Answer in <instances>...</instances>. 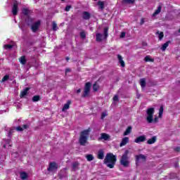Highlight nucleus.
<instances>
[{
    "label": "nucleus",
    "instance_id": "obj_25",
    "mask_svg": "<svg viewBox=\"0 0 180 180\" xmlns=\"http://www.w3.org/2000/svg\"><path fill=\"white\" fill-rule=\"evenodd\" d=\"M144 61L146 63H149V62L153 63L154 62V59H151V57H150V56H147L145 57Z\"/></svg>",
    "mask_w": 180,
    "mask_h": 180
},
{
    "label": "nucleus",
    "instance_id": "obj_24",
    "mask_svg": "<svg viewBox=\"0 0 180 180\" xmlns=\"http://www.w3.org/2000/svg\"><path fill=\"white\" fill-rule=\"evenodd\" d=\"M108 27L104 28V31H103L104 40H106L108 39Z\"/></svg>",
    "mask_w": 180,
    "mask_h": 180
},
{
    "label": "nucleus",
    "instance_id": "obj_58",
    "mask_svg": "<svg viewBox=\"0 0 180 180\" xmlns=\"http://www.w3.org/2000/svg\"><path fill=\"white\" fill-rule=\"evenodd\" d=\"M3 148H6V145H4V146H3Z\"/></svg>",
    "mask_w": 180,
    "mask_h": 180
},
{
    "label": "nucleus",
    "instance_id": "obj_54",
    "mask_svg": "<svg viewBox=\"0 0 180 180\" xmlns=\"http://www.w3.org/2000/svg\"><path fill=\"white\" fill-rule=\"evenodd\" d=\"M26 64V58L23 56V65Z\"/></svg>",
    "mask_w": 180,
    "mask_h": 180
},
{
    "label": "nucleus",
    "instance_id": "obj_37",
    "mask_svg": "<svg viewBox=\"0 0 180 180\" xmlns=\"http://www.w3.org/2000/svg\"><path fill=\"white\" fill-rule=\"evenodd\" d=\"M52 28L55 32L57 30V23H56V22H53Z\"/></svg>",
    "mask_w": 180,
    "mask_h": 180
},
{
    "label": "nucleus",
    "instance_id": "obj_43",
    "mask_svg": "<svg viewBox=\"0 0 180 180\" xmlns=\"http://www.w3.org/2000/svg\"><path fill=\"white\" fill-rule=\"evenodd\" d=\"M117 101H119V96L117 95L114 96L113 101L114 102H117Z\"/></svg>",
    "mask_w": 180,
    "mask_h": 180
},
{
    "label": "nucleus",
    "instance_id": "obj_1",
    "mask_svg": "<svg viewBox=\"0 0 180 180\" xmlns=\"http://www.w3.org/2000/svg\"><path fill=\"white\" fill-rule=\"evenodd\" d=\"M117 160L116 155H113V153H107L104 159V164H105L108 168H114Z\"/></svg>",
    "mask_w": 180,
    "mask_h": 180
},
{
    "label": "nucleus",
    "instance_id": "obj_11",
    "mask_svg": "<svg viewBox=\"0 0 180 180\" xmlns=\"http://www.w3.org/2000/svg\"><path fill=\"white\" fill-rule=\"evenodd\" d=\"M144 141H146V136L144 135L140 136L134 140V143H137L138 144H140V143H144Z\"/></svg>",
    "mask_w": 180,
    "mask_h": 180
},
{
    "label": "nucleus",
    "instance_id": "obj_17",
    "mask_svg": "<svg viewBox=\"0 0 180 180\" xmlns=\"http://www.w3.org/2000/svg\"><path fill=\"white\" fill-rule=\"evenodd\" d=\"M70 105H71V101H68V103L63 105L62 112H65V110L70 109Z\"/></svg>",
    "mask_w": 180,
    "mask_h": 180
},
{
    "label": "nucleus",
    "instance_id": "obj_21",
    "mask_svg": "<svg viewBox=\"0 0 180 180\" xmlns=\"http://www.w3.org/2000/svg\"><path fill=\"white\" fill-rule=\"evenodd\" d=\"M133 128L131 127V126H129L127 128V129L125 130V131L124 132V136H129V134H130L131 133V129Z\"/></svg>",
    "mask_w": 180,
    "mask_h": 180
},
{
    "label": "nucleus",
    "instance_id": "obj_45",
    "mask_svg": "<svg viewBox=\"0 0 180 180\" xmlns=\"http://www.w3.org/2000/svg\"><path fill=\"white\" fill-rule=\"evenodd\" d=\"M120 37H121V39L126 37V32H121Z\"/></svg>",
    "mask_w": 180,
    "mask_h": 180
},
{
    "label": "nucleus",
    "instance_id": "obj_6",
    "mask_svg": "<svg viewBox=\"0 0 180 180\" xmlns=\"http://www.w3.org/2000/svg\"><path fill=\"white\" fill-rule=\"evenodd\" d=\"M92 86V84H91V83L87 82L86 83L85 86H84V91L83 94L82 95V98H86V96H88L89 95V92L91 91V86Z\"/></svg>",
    "mask_w": 180,
    "mask_h": 180
},
{
    "label": "nucleus",
    "instance_id": "obj_55",
    "mask_svg": "<svg viewBox=\"0 0 180 180\" xmlns=\"http://www.w3.org/2000/svg\"><path fill=\"white\" fill-rule=\"evenodd\" d=\"M65 72H71V69H66Z\"/></svg>",
    "mask_w": 180,
    "mask_h": 180
},
{
    "label": "nucleus",
    "instance_id": "obj_15",
    "mask_svg": "<svg viewBox=\"0 0 180 180\" xmlns=\"http://www.w3.org/2000/svg\"><path fill=\"white\" fill-rule=\"evenodd\" d=\"M72 171H77V169H79V162H74L72 164Z\"/></svg>",
    "mask_w": 180,
    "mask_h": 180
},
{
    "label": "nucleus",
    "instance_id": "obj_41",
    "mask_svg": "<svg viewBox=\"0 0 180 180\" xmlns=\"http://www.w3.org/2000/svg\"><path fill=\"white\" fill-rule=\"evenodd\" d=\"M15 130L17 131H23V128L21 127H15Z\"/></svg>",
    "mask_w": 180,
    "mask_h": 180
},
{
    "label": "nucleus",
    "instance_id": "obj_57",
    "mask_svg": "<svg viewBox=\"0 0 180 180\" xmlns=\"http://www.w3.org/2000/svg\"><path fill=\"white\" fill-rule=\"evenodd\" d=\"M20 29H21V30H23V25H19Z\"/></svg>",
    "mask_w": 180,
    "mask_h": 180
},
{
    "label": "nucleus",
    "instance_id": "obj_2",
    "mask_svg": "<svg viewBox=\"0 0 180 180\" xmlns=\"http://www.w3.org/2000/svg\"><path fill=\"white\" fill-rule=\"evenodd\" d=\"M89 131H91V130L89 129H85L81 132L79 139V143L80 146H85L86 141H88V136H89Z\"/></svg>",
    "mask_w": 180,
    "mask_h": 180
},
{
    "label": "nucleus",
    "instance_id": "obj_59",
    "mask_svg": "<svg viewBox=\"0 0 180 180\" xmlns=\"http://www.w3.org/2000/svg\"><path fill=\"white\" fill-rule=\"evenodd\" d=\"M66 60H70V58H66Z\"/></svg>",
    "mask_w": 180,
    "mask_h": 180
},
{
    "label": "nucleus",
    "instance_id": "obj_31",
    "mask_svg": "<svg viewBox=\"0 0 180 180\" xmlns=\"http://www.w3.org/2000/svg\"><path fill=\"white\" fill-rule=\"evenodd\" d=\"M98 89H99V85H98V83L96 82L93 85V90L94 91V92H96Z\"/></svg>",
    "mask_w": 180,
    "mask_h": 180
},
{
    "label": "nucleus",
    "instance_id": "obj_44",
    "mask_svg": "<svg viewBox=\"0 0 180 180\" xmlns=\"http://www.w3.org/2000/svg\"><path fill=\"white\" fill-rule=\"evenodd\" d=\"M29 127H30V122H29L28 124H24L23 125V129H29Z\"/></svg>",
    "mask_w": 180,
    "mask_h": 180
},
{
    "label": "nucleus",
    "instance_id": "obj_52",
    "mask_svg": "<svg viewBox=\"0 0 180 180\" xmlns=\"http://www.w3.org/2000/svg\"><path fill=\"white\" fill-rule=\"evenodd\" d=\"M153 122H154L155 123H157V122H158V117H155V119L153 120Z\"/></svg>",
    "mask_w": 180,
    "mask_h": 180
},
{
    "label": "nucleus",
    "instance_id": "obj_18",
    "mask_svg": "<svg viewBox=\"0 0 180 180\" xmlns=\"http://www.w3.org/2000/svg\"><path fill=\"white\" fill-rule=\"evenodd\" d=\"M103 39V35L101 33H97L96 34V41H102V39Z\"/></svg>",
    "mask_w": 180,
    "mask_h": 180
},
{
    "label": "nucleus",
    "instance_id": "obj_27",
    "mask_svg": "<svg viewBox=\"0 0 180 180\" xmlns=\"http://www.w3.org/2000/svg\"><path fill=\"white\" fill-rule=\"evenodd\" d=\"M98 5L101 11H103V9H105V3H103V1H98Z\"/></svg>",
    "mask_w": 180,
    "mask_h": 180
},
{
    "label": "nucleus",
    "instance_id": "obj_38",
    "mask_svg": "<svg viewBox=\"0 0 180 180\" xmlns=\"http://www.w3.org/2000/svg\"><path fill=\"white\" fill-rule=\"evenodd\" d=\"M80 37L82 39H85V37H86V34H85V32L82 31L80 32Z\"/></svg>",
    "mask_w": 180,
    "mask_h": 180
},
{
    "label": "nucleus",
    "instance_id": "obj_60",
    "mask_svg": "<svg viewBox=\"0 0 180 180\" xmlns=\"http://www.w3.org/2000/svg\"><path fill=\"white\" fill-rule=\"evenodd\" d=\"M179 33H180V29L179 30Z\"/></svg>",
    "mask_w": 180,
    "mask_h": 180
},
{
    "label": "nucleus",
    "instance_id": "obj_7",
    "mask_svg": "<svg viewBox=\"0 0 180 180\" xmlns=\"http://www.w3.org/2000/svg\"><path fill=\"white\" fill-rule=\"evenodd\" d=\"M19 11V3L18 1H14L13 8H12V14L13 16H16L18 15V12Z\"/></svg>",
    "mask_w": 180,
    "mask_h": 180
},
{
    "label": "nucleus",
    "instance_id": "obj_53",
    "mask_svg": "<svg viewBox=\"0 0 180 180\" xmlns=\"http://www.w3.org/2000/svg\"><path fill=\"white\" fill-rule=\"evenodd\" d=\"M20 97L22 98H23V90L20 91Z\"/></svg>",
    "mask_w": 180,
    "mask_h": 180
},
{
    "label": "nucleus",
    "instance_id": "obj_28",
    "mask_svg": "<svg viewBox=\"0 0 180 180\" xmlns=\"http://www.w3.org/2000/svg\"><path fill=\"white\" fill-rule=\"evenodd\" d=\"M140 85L141 88H146V79L143 78L140 80Z\"/></svg>",
    "mask_w": 180,
    "mask_h": 180
},
{
    "label": "nucleus",
    "instance_id": "obj_3",
    "mask_svg": "<svg viewBox=\"0 0 180 180\" xmlns=\"http://www.w3.org/2000/svg\"><path fill=\"white\" fill-rule=\"evenodd\" d=\"M32 12L30 9L27 8H23L24 19L25 20V23L27 25H32V23H33V18H30V15H32Z\"/></svg>",
    "mask_w": 180,
    "mask_h": 180
},
{
    "label": "nucleus",
    "instance_id": "obj_32",
    "mask_svg": "<svg viewBox=\"0 0 180 180\" xmlns=\"http://www.w3.org/2000/svg\"><path fill=\"white\" fill-rule=\"evenodd\" d=\"M29 91H30V87H26L24 90H23V98H25V96L26 95H27V92H29Z\"/></svg>",
    "mask_w": 180,
    "mask_h": 180
},
{
    "label": "nucleus",
    "instance_id": "obj_8",
    "mask_svg": "<svg viewBox=\"0 0 180 180\" xmlns=\"http://www.w3.org/2000/svg\"><path fill=\"white\" fill-rule=\"evenodd\" d=\"M40 25H41V22L40 20H38L32 25L31 30L33 32V33H36V32L39 30V27H40Z\"/></svg>",
    "mask_w": 180,
    "mask_h": 180
},
{
    "label": "nucleus",
    "instance_id": "obj_23",
    "mask_svg": "<svg viewBox=\"0 0 180 180\" xmlns=\"http://www.w3.org/2000/svg\"><path fill=\"white\" fill-rule=\"evenodd\" d=\"M4 49H5V50H12V49H13V44H4Z\"/></svg>",
    "mask_w": 180,
    "mask_h": 180
},
{
    "label": "nucleus",
    "instance_id": "obj_13",
    "mask_svg": "<svg viewBox=\"0 0 180 180\" xmlns=\"http://www.w3.org/2000/svg\"><path fill=\"white\" fill-rule=\"evenodd\" d=\"M97 158L98 160H103V158H105V151H103V149H101L98 151Z\"/></svg>",
    "mask_w": 180,
    "mask_h": 180
},
{
    "label": "nucleus",
    "instance_id": "obj_61",
    "mask_svg": "<svg viewBox=\"0 0 180 180\" xmlns=\"http://www.w3.org/2000/svg\"><path fill=\"white\" fill-rule=\"evenodd\" d=\"M61 1H65V0H61Z\"/></svg>",
    "mask_w": 180,
    "mask_h": 180
},
{
    "label": "nucleus",
    "instance_id": "obj_46",
    "mask_svg": "<svg viewBox=\"0 0 180 180\" xmlns=\"http://www.w3.org/2000/svg\"><path fill=\"white\" fill-rule=\"evenodd\" d=\"M71 9V6H67L65 8L66 12H68Z\"/></svg>",
    "mask_w": 180,
    "mask_h": 180
},
{
    "label": "nucleus",
    "instance_id": "obj_47",
    "mask_svg": "<svg viewBox=\"0 0 180 180\" xmlns=\"http://www.w3.org/2000/svg\"><path fill=\"white\" fill-rule=\"evenodd\" d=\"M127 4H134V0H125Z\"/></svg>",
    "mask_w": 180,
    "mask_h": 180
},
{
    "label": "nucleus",
    "instance_id": "obj_48",
    "mask_svg": "<svg viewBox=\"0 0 180 180\" xmlns=\"http://www.w3.org/2000/svg\"><path fill=\"white\" fill-rule=\"evenodd\" d=\"M19 61L20 64L23 65V56H20V58H19Z\"/></svg>",
    "mask_w": 180,
    "mask_h": 180
},
{
    "label": "nucleus",
    "instance_id": "obj_29",
    "mask_svg": "<svg viewBox=\"0 0 180 180\" xmlns=\"http://www.w3.org/2000/svg\"><path fill=\"white\" fill-rule=\"evenodd\" d=\"M161 6H159L157 10H155V11L153 13V16H157V15H158L161 12Z\"/></svg>",
    "mask_w": 180,
    "mask_h": 180
},
{
    "label": "nucleus",
    "instance_id": "obj_34",
    "mask_svg": "<svg viewBox=\"0 0 180 180\" xmlns=\"http://www.w3.org/2000/svg\"><path fill=\"white\" fill-rule=\"evenodd\" d=\"M40 101V96H34L32 98L33 102H39Z\"/></svg>",
    "mask_w": 180,
    "mask_h": 180
},
{
    "label": "nucleus",
    "instance_id": "obj_22",
    "mask_svg": "<svg viewBox=\"0 0 180 180\" xmlns=\"http://www.w3.org/2000/svg\"><path fill=\"white\" fill-rule=\"evenodd\" d=\"M117 58L119 60V63L121 65V67L124 68V61L123 60V57L122 56L118 55Z\"/></svg>",
    "mask_w": 180,
    "mask_h": 180
},
{
    "label": "nucleus",
    "instance_id": "obj_56",
    "mask_svg": "<svg viewBox=\"0 0 180 180\" xmlns=\"http://www.w3.org/2000/svg\"><path fill=\"white\" fill-rule=\"evenodd\" d=\"M77 94H81V89L77 90Z\"/></svg>",
    "mask_w": 180,
    "mask_h": 180
},
{
    "label": "nucleus",
    "instance_id": "obj_9",
    "mask_svg": "<svg viewBox=\"0 0 180 180\" xmlns=\"http://www.w3.org/2000/svg\"><path fill=\"white\" fill-rule=\"evenodd\" d=\"M58 168V165H57V163H56V162H52L49 164V167H48V171L49 172H53V171H57Z\"/></svg>",
    "mask_w": 180,
    "mask_h": 180
},
{
    "label": "nucleus",
    "instance_id": "obj_5",
    "mask_svg": "<svg viewBox=\"0 0 180 180\" xmlns=\"http://www.w3.org/2000/svg\"><path fill=\"white\" fill-rule=\"evenodd\" d=\"M154 112H155V110H154L153 108H148L147 110V111H146V113H147L146 120H147L148 122L153 123V120L154 119V117H153Z\"/></svg>",
    "mask_w": 180,
    "mask_h": 180
},
{
    "label": "nucleus",
    "instance_id": "obj_16",
    "mask_svg": "<svg viewBox=\"0 0 180 180\" xmlns=\"http://www.w3.org/2000/svg\"><path fill=\"white\" fill-rule=\"evenodd\" d=\"M127 143H129V137H124L122 139V141L120 143V146L123 147L124 146H126Z\"/></svg>",
    "mask_w": 180,
    "mask_h": 180
},
{
    "label": "nucleus",
    "instance_id": "obj_20",
    "mask_svg": "<svg viewBox=\"0 0 180 180\" xmlns=\"http://www.w3.org/2000/svg\"><path fill=\"white\" fill-rule=\"evenodd\" d=\"M157 141V136H153L151 139H148L147 144H154Z\"/></svg>",
    "mask_w": 180,
    "mask_h": 180
},
{
    "label": "nucleus",
    "instance_id": "obj_26",
    "mask_svg": "<svg viewBox=\"0 0 180 180\" xmlns=\"http://www.w3.org/2000/svg\"><path fill=\"white\" fill-rule=\"evenodd\" d=\"M86 158L87 160V161L91 162V161H94V155L91 154H89L86 155Z\"/></svg>",
    "mask_w": 180,
    "mask_h": 180
},
{
    "label": "nucleus",
    "instance_id": "obj_19",
    "mask_svg": "<svg viewBox=\"0 0 180 180\" xmlns=\"http://www.w3.org/2000/svg\"><path fill=\"white\" fill-rule=\"evenodd\" d=\"M171 43V41H167L166 43H165L161 48L162 51H165V50H167V47H168L169 46Z\"/></svg>",
    "mask_w": 180,
    "mask_h": 180
},
{
    "label": "nucleus",
    "instance_id": "obj_4",
    "mask_svg": "<svg viewBox=\"0 0 180 180\" xmlns=\"http://www.w3.org/2000/svg\"><path fill=\"white\" fill-rule=\"evenodd\" d=\"M129 150H125L121 158L120 164L121 165H123V167H129L130 164V162L129 161Z\"/></svg>",
    "mask_w": 180,
    "mask_h": 180
},
{
    "label": "nucleus",
    "instance_id": "obj_42",
    "mask_svg": "<svg viewBox=\"0 0 180 180\" xmlns=\"http://www.w3.org/2000/svg\"><path fill=\"white\" fill-rule=\"evenodd\" d=\"M106 116H107L106 112H102L101 119L103 120L105 117H106Z\"/></svg>",
    "mask_w": 180,
    "mask_h": 180
},
{
    "label": "nucleus",
    "instance_id": "obj_30",
    "mask_svg": "<svg viewBox=\"0 0 180 180\" xmlns=\"http://www.w3.org/2000/svg\"><path fill=\"white\" fill-rule=\"evenodd\" d=\"M101 139L103 140H108L109 139V135L107 134H105V133L101 134Z\"/></svg>",
    "mask_w": 180,
    "mask_h": 180
},
{
    "label": "nucleus",
    "instance_id": "obj_39",
    "mask_svg": "<svg viewBox=\"0 0 180 180\" xmlns=\"http://www.w3.org/2000/svg\"><path fill=\"white\" fill-rule=\"evenodd\" d=\"M13 133H15V129H10V131H8V137H11L12 134H13Z\"/></svg>",
    "mask_w": 180,
    "mask_h": 180
},
{
    "label": "nucleus",
    "instance_id": "obj_50",
    "mask_svg": "<svg viewBox=\"0 0 180 180\" xmlns=\"http://www.w3.org/2000/svg\"><path fill=\"white\" fill-rule=\"evenodd\" d=\"M146 22V19L141 18L140 25H144V22Z\"/></svg>",
    "mask_w": 180,
    "mask_h": 180
},
{
    "label": "nucleus",
    "instance_id": "obj_12",
    "mask_svg": "<svg viewBox=\"0 0 180 180\" xmlns=\"http://www.w3.org/2000/svg\"><path fill=\"white\" fill-rule=\"evenodd\" d=\"M82 19H84V20H89L91 19V13L84 11L82 13Z\"/></svg>",
    "mask_w": 180,
    "mask_h": 180
},
{
    "label": "nucleus",
    "instance_id": "obj_35",
    "mask_svg": "<svg viewBox=\"0 0 180 180\" xmlns=\"http://www.w3.org/2000/svg\"><path fill=\"white\" fill-rule=\"evenodd\" d=\"M9 79V75H6L1 80V82H6V81H8Z\"/></svg>",
    "mask_w": 180,
    "mask_h": 180
},
{
    "label": "nucleus",
    "instance_id": "obj_36",
    "mask_svg": "<svg viewBox=\"0 0 180 180\" xmlns=\"http://www.w3.org/2000/svg\"><path fill=\"white\" fill-rule=\"evenodd\" d=\"M157 34H158L159 40H161L164 38V32H157Z\"/></svg>",
    "mask_w": 180,
    "mask_h": 180
},
{
    "label": "nucleus",
    "instance_id": "obj_14",
    "mask_svg": "<svg viewBox=\"0 0 180 180\" xmlns=\"http://www.w3.org/2000/svg\"><path fill=\"white\" fill-rule=\"evenodd\" d=\"M60 179H63L64 178H67V169H63L59 172Z\"/></svg>",
    "mask_w": 180,
    "mask_h": 180
},
{
    "label": "nucleus",
    "instance_id": "obj_49",
    "mask_svg": "<svg viewBox=\"0 0 180 180\" xmlns=\"http://www.w3.org/2000/svg\"><path fill=\"white\" fill-rule=\"evenodd\" d=\"M174 151H176V153H179L180 151V147L179 146H177L174 148Z\"/></svg>",
    "mask_w": 180,
    "mask_h": 180
},
{
    "label": "nucleus",
    "instance_id": "obj_10",
    "mask_svg": "<svg viewBox=\"0 0 180 180\" xmlns=\"http://www.w3.org/2000/svg\"><path fill=\"white\" fill-rule=\"evenodd\" d=\"M135 158H136V164H139L140 161H146V160H147V158L146 157V155L143 154L136 155L135 156Z\"/></svg>",
    "mask_w": 180,
    "mask_h": 180
},
{
    "label": "nucleus",
    "instance_id": "obj_40",
    "mask_svg": "<svg viewBox=\"0 0 180 180\" xmlns=\"http://www.w3.org/2000/svg\"><path fill=\"white\" fill-rule=\"evenodd\" d=\"M29 178V174L26 173L25 172H23V180L27 179Z\"/></svg>",
    "mask_w": 180,
    "mask_h": 180
},
{
    "label": "nucleus",
    "instance_id": "obj_51",
    "mask_svg": "<svg viewBox=\"0 0 180 180\" xmlns=\"http://www.w3.org/2000/svg\"><path fill=\"white\" fill-rule=\"evenodd\" d=\"M20 177L21 178V179H23V172H20Z\"/></svg>",
    "mask_w": 180,
    "mask_h": 180
},
{
    "label": "nucleus",
    "instance_id": "obj_33",
    "mask_svg": "<svg viewBox=\"0 0 180 180\" xmlns=\"http://www.w3.org/2000/svg\"><path fill=\"white\" fill-rule=\"evenodd\" d=\"M162 113H164V107L162 105L160 106V108L159 110V117H162Z\"/></svg>",
    "mask_w": 180,
    "mask_h": 180
}]
</instances>
